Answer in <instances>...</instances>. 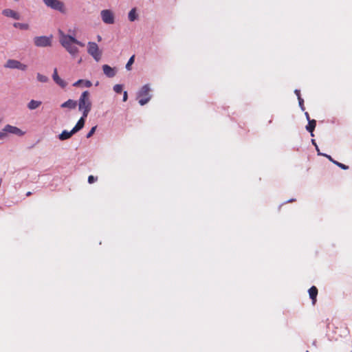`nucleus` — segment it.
Returning a JSON list of instances; mask_svg holds the SVG:
<instances>
[{
  "label": "nucleus",
  "mask_w": 352,
  "mask_h": 352,
  "mask_svg": "<svg viewBox=\"0 0 352 352\" xmlns=\"http://www.w3.org/2000/svg\"><path fill=\"white\" fill-rule=\"evenodd\" d=\"M60 43L73 58H75L79 52L76 45H79L80 47L85 46L83 43L78 41L74 36L65 34L62 32L60 33Z\"/></svg>",
  "instance_id": "f257e3e1"
},
{
  "label": "nucleus",
  "mask_w": 352,
  "mask_h": 352,
  "mask_svg": "<svg viewBox=\"0 0 352 352\" xmlns=\"http://www.w3.org/2000/svg\"><path fill=\"white\" fill-rule=\"evenodd\" d=\"M77 104L78 106L79 111L82 112L84 117H87L92 107V103L90 99V93L88 91H85L82 93Z\"/></svg>",
  "instance_id": "f03ea898"
},
{
  "label": "nucleus",
  "mask_w": 352,
  "mask_h": 352,
  "mask_svg": "<svg viewBox=\"0 0 352 352\" xmlns=\"http://www.w3.org/2000/svg\"><path fill=\"white\" fill-rule=\"evenodd\" d=\"M44 3L49 8L59 11L62 14H66L67 9L65 3L60 0H43Z\"/></svg>",
  "instance_id": "7ed1b4c3"
},
{
  "label": "nucleus",
  "mask_w": 352,
  "mask_h": 352,
  "mask_svg": "<svg viewBox=\"0 0 352 352\" xmlns=\"http://www.w3.org/2000/svg\"><path fill=\"white\" fill-rule=\"evenodd\" d=\"M87 52L93 58L98 62L102 56V52L99 50L98 45L94 42H88Z\"/></svg>",
  "instance_id": "20e7f679"
},
{
  "label": "nucleus",
  "mask_w": 352,
  "mask_h": 352,
  "mask_svg": "<svg viewBox=\"0 0 352 352\" xmlns=\"http://www.w3.org/2000/svg\"><path fill=\"white\" fill-rule=\"evenodd\" d=\"M4 67L10 69H17L21 71H25L28 68L26 65L14 59L8 60Z\"/></svg>",
  "instance_id": "39448f33"
},
{
  "label": "nucleus",
  "mask_w": 352,
  "mask_h": 352,
  "mask_svg": "<svg viewBox=\"0 0 352 352\" xmlns=\"http://www.w3.org/2000/svg\"><path fill=\"white\" fill-rule=\"evenodd\" d=\"M34 43L37 47H47L52 45L51 38L45 36H36Z\"/></svg>",
  "instance_id": "423d86ee"
},
{
  "label": "nucleus",
  "mask_w": 352,
  "mask_h": 352,
  "mask_svg": "<svg viewBox=\"0 0 352 352\" xmlns=\"http://www.w3.org/2000/svg\"><path fill=\"white\" fill-rule=\"evenodd\" d=\"M101 17L102 21L107 24H113L114 23V16L110 10H102Z\"/></svg>",
  "instance_id": "0eeeda50"
},
{
  "label": "nucleus",
  "mask_w": 352,
  "mask_h": 352,
  "mask_svg": "<svg viewBox=\"0 0 352 352\" xmlns=\"http://www.w3.org/2000/svg\"><path fill=\"white\" fill-rule=\"evenodd\" d=\"M3 131H6V133H10L19 136H21L24 134V133L20 129L9 124L6 125L3 128Z\"/></svg>",
  "instance_id": "6e6552de"
},
{
  "label": "nucleus",
  "mask_w": 352,
  "mask_h": 352,
  "mask_svg": "<svg viewBox=\"0 0 352 352\" xmlns=\"http://www.w3.org/2000/svg\"><path fill=\"white\" fill-rule=\"evenodd\" d=\"M2 14L7 17L12 18L16 20H19L21 19L20 14L17 12L11 9L3 10L2 11Z\"/></svg>",
  "instance_id": "1a4fd4ad"
},
{
  "label": "nucleus",
  "mask_w": 352,
  "mask_h": 352,
  "mask_svg": "<svg viewBox=\"0 0 352 352\" xmlns=\"http://www.w3.org/2000/svg\"><path fill=\"white\" fill-rule=\"evenodd\" d=\"M52 78L54 82L60 87L65 88L67 86V83L58 76L56 68H55L54 70Z\"/></svg>",
  "instance_id": "9d476101"
},
{
  "label": "nucleus",
  "mask_w": 352,
  "mask_h": 352,
  "mask_svg": "<svg viewBox=\"0 0 352 352\" xmlns=\"http://www.w3.org/2000/svg\"><path fill=\"white\" fill-rule=\"evenodd\" d=\"M102 70L104 74L109 78H113L116 76V72L114 68L111 67L108 65H104L102 66Z\"/></svg>",
  "instance_id": "9b49d317"
},
{
  "label": "nucleus",
  "mask_w": 352,
  "mask_h": 352,
  "mask_svg": "<svg viewBox=\"0 0 352 352\" xmlns=\"http://www.w3.org/2000/svg\"><path fill=\"white\" fill-rule=\"evenodd\" d=\"M76 106H77L76 101L72 100V99H69L66 102L61 104L60 107L61 108H67L69 109H74L76 107Z\"/></svg>",
  "instance_id": "f8f14e48"
},
{
  "label": "nucleus",
  "mask_w": 352,
  "mask_h": 352,
  "mask_svg": "<svg viewBox=\"0 0 352 352\" xmlns=\"http://www.w3.org/2000/svg\"><path fill=\"white\" fill-rule=\"evenodd\" d=\"M309 298L312 300L313 305H315L316 302V297L318 295V289L316 286H312L309 289Z\"/></svg>",
  "instance_id": "ddd939ff"
},
{
  "label": "nucleus",
  "mask_w": 352,
  "mask_h": 352,
  "mask_svg": "<svg viewBox=\"0 0 352 352\" xmlns=\"http://www.w3.org/2000/svg\"><path fill=\"white\" fill-rule=\"evenodd\" d=\"M87 117H84V116L82 115V116L78 120V122L76 123V124L75 125V126L72 129L73 130V132H74L75 133L76 132H78V131H80V129H82L85 125V119Z\"/></svg>",
  "instance_id": "4468645a"
},
{
  "label": "nucleus",
  "mask_w": 352,
  "mask_h": 352,
  "mask_svg": "<svg viewBox=\"0 0 352 352\" xmlns=\"http://www.w3.org/2000/svg\"><path fill=\"white\" fill-rule=\"evenodd\" d=\"M150 87L148 85H144L141 90L139 92V97H151L150 94Z\"/></svg>",
  "instance_id": "2eb2a0df"
},
{
  "label": "nucleus",
  "mask_w": 352,
  "mask_h": 352,
  "mask_svg": "<svg viewBox=\"0 0 352 352\" xmlns=\"http://www.w3.org/2000/svg\"><path fill=\"white\" fill-rule=\"evenodd\" d=\"M75 133L73 132V130L72 129V131H67L66 130H64L59 135H58V138L60 140H67V139H69L73 134H74Z\"/></svg>",
  "instance_id": "dca6fc26"
},
{
  "label": "nucleus",
  "mask_w": 352,
  "mask_h": 352,
  "mask_svg": "<svg viewBox=\"0 0 352 352\" xmlns=\"http://www.w3.org/2000/svg\"><path fill=\"white\" fill-rule=\"evenodd\" d=\"M41 104H42L41 101L32 100L28 104V108L30 110H34V109L38 108L41 105Z\"/></svg>",
  "instance_id": "f3484780"
},
{
  "label": "nucleus",
  "mask_w": 352,
  "mask_h": 352,
  "mask_svg": "<svg viewBox=\"0 0 352 352\" xmlns=\"http://www.w3.org/2000/svg\"><path fill=\"white\" fill-rule=\"evenodd\" d=\"M316 126V121L315 120H309L308 124L306 126L307 130L311 133V135L314 136L313 132Z\"/></svg>",
  "instance_id": "a211bd4d"
},
{
  "label": "nucleus",
  "mask_w": 352,
  "mask_h": 352,
  "mask_svg": "<svg viewBox=\"0 0 352 352\" xmlns=\"http://www.w3.org/2000/svg\"><path fill=\"white\" fill-rule=\"evenodd\" d=\"M81 85H84L87 87H90L92 85V83L89 80H78L76 82L74 83L73 86L74 87H78Z\"/></svg>",
  "instance_id": "6ab92c4d"
},
{
  "label": "nucleus",
  "mask_w": 352,
  "mask_h": 352,
  "mask_svg": "<svg viewBox=\"0 0 352 352\" xmlns=\"http://www.w3.org/2000/svg\"><path fill=\"white\" fill-rule=\"evenodd\" d=\"M13 26L16 28H19L20 30H27L30 28V26L28 23H14L13 24Z\"/></svg>",
  "instance_id": "aec40b11"
},
{
  "label": "nucleus",
  "mask_w": 352,
  "mask_h": 352,
  "mask_svg": "<svg viewBox=\"0 0 352 352\" xmlns=\"http://www.w3.org/2000/svg\"><path fill=\"white\" fill-rule=\"evenodd\" d=\"M138 17L135 8H133L129 13V19L130 21H134Z\"/></svg>",
  "instance_id": "412c9836"
},
{
  "label": "nucleus",
  "mask_w": 352,
  "mask_h": 352,
  "mask_svg": "<svg viewBox=\"0 0 352 352\" xmlns=\"http://www.w3.org/2000/svg\"><path fill=\"white\" fill-rule=\"evenodd\" d=\"M36 78H37V80L41 82H47L48 81V78L47 76H45L43 74H41L39 73L37 74Z\"/></svg>",
  "instance_id": "4be33fe9"
},
{
  "label": "nucleus",
  "mask_w": 352,
  "mask_h": 352,
  "mask_svg": "<svg viewBox=\"0 0 352 352\" xmlns=\"http://www.w3.org/2000/svg\"><path fill=\"white\" fill-rule=\"evenodd\" d=\"M139 103L140 105H144L146 104L151 99V97H140Z\"/></svg>",
  "instance_id": "5701e85b"
},
{
  "label": "nucleus",
  "mask_w": 352,
  "mask_h": 352,
  "mask_svg": "<svg viewBox=\"0 0 352 352\" xmlns=\"http://www.w3.org/2000/svg\"><path fill=\"white\" fill-rule=\"evenodd\" d=\"M134 58H135V56H132L129 60H128V63H126V68L128 69V70H130L131 69V65L134 63Z\"/></svg>",
  "instance_id": "b1692460"
},
{
  "label": "nucleus",
  "mask_w": 352,
  "mask_h": 352,
  "mask_svg": "<svg viewBox=\"0 0 352 352\" xmlns=\"http://www.w3.org/2000/svg\"><path fill=\"white\" fill-rule=\"evenodd\" d=\"M113 91L117 94H120L122 91V85L118 84L114 85Z\"/></svg>",
  "instance_id": "393cba45"
},
{
  "label": "nucleus",
  "mask_w": 352,
  "mask_h": 352,
  "mask_svg": "<svg viewBox=\"0 0 352 352\" xmlns=\"http://www.w3.org/2000/svg\"><path fill=\"white\" fill-rule=\"evenodd\" d=\"M333 164H336V166H338V167H340V168L343 169V170H347L349 169V166L344 164H342L339 162H333Z\"/></svg>",
  "instance_id": "a878e982"
},
{
  "label": "nucleus",
  "mask_w": 352,
  "mask_h": 352,
  "mask_svg": "<svg viewBox=\"0 0 352 352\" xmlns=\"http://www.w3.org/2000/svg\"><path fill=\"white\" fill-rule=\"evenodd\" d=\"M96 129V126H93V127L91 129V130L89 131V133L87 134V138H91V137L93 135V134L95 133Z\"/></svg>",
  "instance_id": "bb28decb"
},
{
  "label": "nucleus",
  "mask_w": 352,
  "mask_h": 352,
  "mask_svg": "<svg viewBox=\"0 0 352 352\" xmlns=\"http://www.w3.org/2000/svg\"><path fill=\"white\" fill-rule=\"evenodd\" d=\"M96 180H97V177H94L93 175H89L88 177V182L89 184H92Z\"/></svg>",
  "instance_id": "cd10ccee"
},
{
  "label": "nucleus",
  "mask_w": 352,
  "mask_h": 352,
  "mask_svg": "<svg viewBox=\"0 0 352 352\" xmlns=\"http://www.w3.org/2000/svg\"><path fill=\"white\" fill-rule=\"evenodd\" d=\"M6 136V133L3 130L0 131V139H3Z\"/></svg>",
  "instance_id": "c85d7f7f"
},
{
  "label": "nucleus",
  "mask_w": 352,
  "mask_h": 352,
  "mask_svg": "<svg viewBox=\"0 0 352 352\" xmlns=\"http://www.w3.org/2000/svg\"><path fill=\"white\" fill-rule=\"evenodd\" d=\"M127 98H128L127 92L126 91H124V93H123V101L126 102L127 100Z\"/></svg>",
  "instance_id": "c756f323"
},
{
  "label": "nucleus",
  "mask_w": 352,
  "mask_h": 352,
  "mask_svg": "<svg viewBox=\"0 0 352 352\" xmlns=\"http://www.w3.org/2000/svg\"><path fill=\"white\" fill-rule=\"evenodd\" d=\"M324 155L327 158H328V159H329V161H331V162H333H333H336V160H334L331 157V156L328 155Z\"/></svg>",
  "instance_id": "7c9ffc66"
},
{
  "label": "nucleus",
  "mask_w": 352,
  "mask_h": 352,
  "mask_svg": "<svg viewBox=\"0 0 352 352\" xmlns=\"http://www.w3.org/2000/svg\"><path fill=\"white\" fill-rule=\"evenodd\" d=\"M298 99L299 104H300V106H302V105L303 104V102H304L303 99H302V98H301V97H299V98H298Z\"/></svg>",
  "instance_id": "2f4dec72"
},
{
  "label": "nucleus",
  "mask_w": 352,
  "mask_h": 352,
  "mask_svg": "<svg viewBox=\"0 0 352 352\" xmlns=\"http://www.w3.org/2000/svg\"><path fill=\"white\" fill-rule=\"evenodd\" d=\"M295 94H296V96H298V98H299V97H300V92L299 90L298 89H296L295 90Z\"/></svg>",
  "instance_id": "473e14b6"
},
{
  "label": "nucleus",
  "mask_w": 352,
  "mask_h": 352,
  "mask_svg": "<svg viewBox=\"0 0 352 352\" xmlns=\"http://www.w3.org/2000/svg\"><path fill=\"white\" fill-rule=\"evenodd\" d=\"M305 115H306V117L307 118L308 120H309V113H305Z\"/></svg>",
  "instance_id": "72a5a7b5"
},
{
  "label": "nucleus",
  "mask_w": 352,
  "mask_h": 352,
  "mask_svg": "<svg viewBox=\"0 0 352 352\" xmlns=\"http://www.w3.org/2000/svg\"><path fill=\"white\" fill-rule=\"evenodd\" d=\"M31 195H32V192L30 191L26 193V196H28V197L30 196Z\"/></svg>",
  "instance_id": "f704fd0d"
},
{
  "label": "nucleus",
  "mask_w": 352,
  "mask_h": 352,
  "mask_svg": "<svg viewBox=\"0 0 352 352\" xmlns=\"http://www.w3.org/2000/svg\"><path fill=\"white\" fill-rule=\"evenodd\" d=\"M102 40V38L100 36H98V41H100Z\"/></svg>",
  "instance_id": "c9c22d12"
},
{
  "label": "nucleus",
  "mask_w": 352,
  "mask_h": 352,
  "mask_svg": "<svg viewBox=\"0 0 352 352\" xmlns=\"http://www.w3.org/2000/svg\"><path fill=\"white\" fill-rule=\"evenodd\" d=\"M81 61H82V58H80V59L78 60V63H81Z\"/></svg>",
  "instance_id": "e433bc0d"
},
{
  "label": "nucleus",
  "mask_w": 352,
  "mask_h": 352,
  "mask_svg": "<svg viewBox=\"0 0 352 352\" xmlns=\"http://www.w3.org/2000/svg\"><path fill=\"white\" fill-rule=\"evenodd\" d=\"M312 142H313V144H315V140H312Z\"/></svg>",
  "instance_id": "4c0bfd02"
}]
</instances>
